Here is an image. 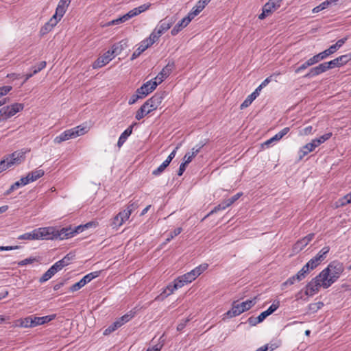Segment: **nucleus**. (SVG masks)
<instances>
[{
  "label": "nucleus",
  "mask_w": 351,
  "mask_h": 351,
  "mask_svg": "<svg viewBox=\"0 0 351 351\" xmlns=\"http://www.w3.org/2000/svg\"><path fill=\"white\" fill-rule=\"evenodd\" d=\"M344 271L342 263L339 261L331 262L327 267L324 269L319 274V277L323 278V288L327 289L335 283Z\"/></svg>",
  "instance_id": "1"
},
{
  "label": "nucleus",
  "mask_w": 351,
  "mask_h": 351,
  "mask_svg": "<svg viewBox=\"0 0 351 351\" xmlns=\"http://www.w3.org/2000/svg\"><path fill=\"white\" fill-rule=\"evenodd\" d=\"M150 3L143 4L137 8H135L130 10L128 13L123 15L122 16L108 22L104 26H111L123 23L127 21L128 20L132 19V17L138 16V14L145 12L150 8Z\"/></svg>",
  "instance_id": "2"
},
{
  "label": "nucleus",
  "mask_w": 351,
  "mask_h": 351,
  "mask_svg": "<svg viewBox=\"0 0 351 351\" xmlns=\"http://www.w3.org/2000/svg\"><path fill=\"white\" fill-rule=\"evenodd\" d=\"M256 298L255 297L252 300H247L241 303H238L237 301L233 302L232 308L227 311L226 316L228 318H232L241 315L250 309L256 304Z\"/></svg>",
  "instance_id": "3"
},
{
  "label": "nucleus",
  "mask_w": 351,
  "mask_h": 351,
  "mask_svg": "<svg viewBox=\"0 0 351 351\" xmlns=\"http://www.w3.org/2000/svg\"><path fill=\"white\" fill-rule=\"evenodd\" d=\"M92 226V223L89 222L84 226H78L75 228L71 226L62 228L58 230L56 228V239L63 240L73 237L75 234L82 232L85 228H88Z\"/></svg>",
  "instance_id": "4"
},
{
  "label": "nucleus",
  "mask_w": 351,
  "mask_h": 351,
  "mask_svg": "<svg viewBox=\"0 0 351 351\" xmlns=\"http://www.w3.org/2000/svg\"><path fill=\"white\" fill-rule=\"evenodd\" d=\"M173 23V20L168 18L160 21L153 32L150 34L149 38H150L154 43H156L164 33L171 28Z\"/></svg>",
  "instance_id": "5"
},
{
  "label": "nucleus",
  "mask_w": 351,
  "mask_h": 351,
  "mask_svg": "<svg viewBox=\"0 0 351 351\" xmlns=\"http://www.w3.org/2000/svg\"><path fill=\"white\" fill-rule=\"evenodd\" d=\"M167 95V93L165 91L157 92L143 104L149 110V112H152L158 108Z\"/></svg>",
  "instance_id": "6"
},
{
  "label": "nucleus",
  "mask_w": 351,
  "mask_h": 351,
  "mask_svg": "<svg viewBox=\"0 0 351 351\" xmlns=\"http://www.w3.org/2000/svg\"><path fill=\"white\" fill-rule=\"evenodd\" d=\"M24 108V104L20 103H14L11 105L5 106L0 108V113L2 114L5 121L14 116L16 113L22 111Z\"/></svg>",
  "instance_id": "7"
},
{
  "label": "nucleus",
  "mask_w": 351,
  "mask_h": 351,
  "mask_svg": "<svg viewBox=\"0 0 351 351\" xmlns=\"http://www.w3.org/2000/svg\"><path fill=\"white\" fill-rule=\"evenodd\" d=\"M323 278L319 277V274L307 283L305 287V294L308 296H313L317 293L319 288L323 287Z\"/></svg>",
  "instance_id": "8"
},
{
  "label": "nucleus",
  "mask_w": 351,
  "mask_h": 351,
  "mask_svg": "<svg viewBox=\"0 0 351 351\" xmlns=\"http://www.w3.org/2000/svg\"><path fill=\"white\" fill-rule=\"evenodd\" d=\"M100 274L101 271H95L86 274L79 282L73 284L70 287V291L72 292L78 291L79 289L84 287L87 283L90 282L92 280L99 276Z\"/></svg>",
  "instance_id": "9"
},
{
  "label": "nucleus",
  "mask_w": 351,
  "mask_h": 351,
  "mask_svg": "<svg viewBox=\"0 0 351 351\" xmlns=\"http://www.w3.org/2000/svg\"><path fill=\"white\" fill-rule=\"evenodd\" d=\"M38 240H56V227L48 226L37 228Z\"/></svg>",
  "instance_id": "10"
},
{
  "label": "nucleus",
  "mask_w": 351,
  "mask_h": 351,
  "mask_svg": "<svg viewBox=\"0 0 351 351\" xmlns=\"http://www.w3.org/2000/svg\"><path fill=\"white\" fill-rule=\"evenodd\" d=\"M280 7V4L269 0L263 7L262 13L258 16L259 19H264L265 17L271 14L273 12Z\"/></svg>",
  "instance_id": "11"
},
{
  "label": "nucleus",
  "mask_w": 351,
  "mask_h": 351,
  "mask_svg": "<svg viewBox=\"0 0 351 351\" xmlns=\"http://www.w3.org/2000/svg\"><path fill=\"white\" fill-rule=\"evenodd\" d=\"M156 87V82H153V80H151L143 84L140 88H137L136 93L140 94L141 97L144 98L153 90H154Z\"/></svg>",
  "instance_id": "12"
},
{
  "label": "nucleus",
  "mask_w": 351,
  "mask_h": 351,
  "mask_svg": "<svg viewBox=\"0 0 351 351\" xmlns=\"http://www.w3.org/2000/svg\"><path fill=\"white\" fill-rule=\"evenodd\" d=\"M210 1L211 0H199L197 1L189 12L187 16L192 21L205 8Z\"/></svg>",
  "instance_id": "13"
},
{
  "label": "nucleus",
  "mask_w": 351,
  "mask_h": 351,
  "mask_svg": "<svg viewBox=\"0 0 351 351\" xmlns=\"http://www.w3.org/2000/svg\"><path fill=\"white\" fill-rule=\"evenodd\" d=\"M25 154L26 152L23 150H19L9 155L7 158H8L10 165L12 167L14 165H19L22 163L25 160Z\"/></svg>",
  "instance_id": "14"
},
{
  "label": "nucleus",
  "mask_w": 351,
  "mask_h": 351,
  "mask_svg": "<svg viewBox=\"0 0 351 351\" xmlns=\"http://www.w3.org/2000/svg\"><path fill=\"white\" fill-rule=\"evenodd\" d=\"M154 44L150 38H147L142 40L138 45L137 49L134 51L131 56V59L134 60L140 56L144 51Z\"/></svg>",
  "instance_id": "15"
},
{
  "label": "nucleus",
  "mask_w": 351,
  "mask_h": 351,
  "mask_svg": "<svg viewBox=\"0 0 351 351\" xmlns=\"http://www.w3.org/2000/svg\"><path fill=\"white\" fill-rule=\"evenodd\" d=\"M76 134H77V132L73 131L71 128L64 131L60 135L57 136L54 138L53 141L55 143L59 144L69 139L76 138Z\"/></svg>",
  "instance_id": "16"
},
{
  "label": "nucleus",
  "mask_w": 351,
  "mask_h": 351,
  "mask_svg": "<svg viewBox=\"0 0 351 351\" xmlns=\"http://www.w3.org/2000/svg\"><path fill=\"white\" fill-rule=\"evenodd\" d=\"M304 271L300 270L295 275L289 278L281 285V289L284 290L287 286L293 285L296 281L299 282L304 279L306 276L304 274Z\"/></svg>",
  "instance_id": "17"
},
{
  "label": "nucleus",
  "mask_w": 351,
  "mask_h": 351,
  "mask_svg": "<svg viewBox=\"0 0 351 351\" xmlns=\"http://www.w3.org/2000/svg\"><path fill=\"white\" fill-rule=\"evenodd\" d=\"M317 147L318 145H317L314 139H313L311 142L302 147L299 151L300 160L302 159L305 156H306L308 153L313 152Z\"/></svg>",
  "instance_id": "18"
},
{
  "label": "nucleus",
  "mask_w": 351,
  "mask_h": 351,
  "mask_svg": "<svg viewBox=\"0 0 351 351\" xmlns=\"http://www.w3.org/2000/svg\"><path fill=\"white\" fill-rule=\"evenodd\" d=\"M191 21L187 16L184 17L180 21H179L171 29V34L172 36L177 35L183 28L186 27Z\"/></svg>",
  "instance_id": "19"
},
{
  "label": "nucleus",
  "mask_w": 351,
  "mask_h": 351,
  "mask_svg": "<svg viewBox=\"0 0 351 351\" xmlns=\"http://www.w3.org/2000/svg\"><path fill=\"white\" fill-rule=\"evenodd\" d=\"M289 130L290 128L289 127L284 128L282 130H281L280 132L276 134L273 137L267 140L263 144V145H266L267 147H269L270 144L272 143L273 142L280 141L289 132Z\"/></svg>",
  "instance_id": "20"
},
{
  "label": "nucleus",
  "mask_w": 351,
  "mask_h": 351,
  "mask_svg": "<svg viewBox=\"0 0 351 351\" xmlns=\"http://www.w3.org/2000/svg\"><path fill=\"white\" fill-rule=\"evenodd\" d=\"M319 264L320 262L314 256L306 265H304L300 270L304 271V274L306 276L309 273L310 270L314 269Z\"/></svg>",
  "instance_id": "21"
},
{
  "label": "nucleus",
  "mask_w": 351,
  "mask_h": 351,
  "mask_svg": "<svg viewBox=\"0 0 351 351\" xmlns=\"http://www.w3.org/2000/svg\"><path fill=\"white\" fill-rule=\"evenodd\" d=\"M135 124L136 123L132 124L126 130H125L124 132L121 133L117 142V146L119 147H121L126 141L127 138L131 135V134L132 133L133 127Z\"/></svg>",
  "instance_id": "22"
},
{
  "label": "nucleus",
  "mask_w": 351,
  "mask_h": 351,
  "mask_svg": "<svg viewBox=\"0 0 351 351\" xmlns=\"http://www.w3.org/2000/svg\"><path fill=\"white\" fill-rule=\"evenodd\" d=\"M56 314H52V315H46V316H43V317L33 316L34 326H40V325L48 323V322L53 320L56 318Z\"/></svg>",
  "instance_id": "23"
},
{
  "label": "nucleus",
  "mask_w": 351,
  "mask_h": 351,
  "mask_svg": "<svg viewBox=\"0 0 351 351\" xmlns=\"http://www.w3.org/2000/svg\"><path fill=\"white\" fill-rule=\"evenodd\" d=\"M114 56L110 50L105 52L103 55L97 59V66H105L110 62L113 58Z\"/></svg>",
  "instance_id": "24"
},
{
  "label": "nucleus",
  "mask_w": 351,
  "mask_h": 351,
  "mask_svg": "<svg viewBox=\"0 0 351 351\" xmlns=\"http://www.w3.org/2000/svg\"><path fill=\"white\" fill-rule=\"evenodd\" d=\"M58 23L53 19H50L40 28V32L42 35H45L50 32Z\"/></svg>",
  "instance_id": "25"
},
{
  "label": "nucleus",
  "mask_w": 351,
  "mask_h": 351,
  "mask_svg": "<svg viewBox=\"0 0 351 351\" xmlns=\"http://www.w3.org/2000/svg\"><path fill=\"white\" fill-rule=\"evenodd\" d=\"M45 174V171L43 169H36L34 171H32L27 175L26 177H25L26 179L28 180V184L32 182H34L43 176Z\"/></svg>",
  "instance_id": "26"
},
{
  "label": "nucleus",
  "mask_w": 351,
  "mask_h": 351,
  "mask_svg": "<svg viewBox=\"0 0 351 351\" xmlns=\"http://www.w3.org/2000/svg\"><path fill=\"white\" fill-rule=\"evenodd\" d=\"M177 289L173 287V283L169 284L162 291L160 295H158L156 300H162L164 298L172 294Z\"/></svg>",
  "instance_id": "27"
},
{
  "label": "nucleus",
  "mask_w": 351,
  "mask_h": 351,
  "mask_svg": "<svg viewBox=\"0 0 351 351\" xmlns=\"http://www.w3.org/2000/svg\"><path fill=\"white\" fill-rule=\"evenodd\" d=\"M127 46V42L125 40H121L117 43H115L112 45L110 52L115 57L116 56L119 55L121 51L125 49Z\"/></svg>",
  "instance_id": "28"
},
{
  "label": "nucleus",
  "mask_w": 351,
  "mask_h": 351,
  "mask_svg": "<svg viewBox=\"0 0 351 351\" xmlns=\"http://www.w3.org/2000/svg\"><path fill=\"white\" fill-rule=\"evenodd\" d=\"M28 184V180L25 177L21 178L19 180L14 182L13 184L10 186L8 190L5 193V195L10 194L13 191L18 189L20 186H25Z\"/></svg>",
  "instance_id": "29"
},
{
  "label": "nucleus",
  "mask_w": 351,
  "mask_h": 351,
  "mask_svg": "<svg viewBox=\"0 0 351 351\" xmlns=\"http://www.w3.org/2000/svg\"><path fill=\"white\" fill-rule=\"evenodd\" d=\"M169 69H168L167 67H163L162 70L157 75V76L152 79L153 82H156L158 86L169 76Z\"/></svg>",
  "instance_id": "30"
},
{
  "label": "nucleus",
  "mask_w": 351,
  "mask_h": 351,
  "mask_svg": "<svg viewBox=\"0 0 351 351\" xmlns=\"http://www.w3.org/2000/svg\"><path fill=\"white\" fill-rule=\"evenodd\" d=\"M332 67H313L310 71L304 75V77H311L317 75L322 73L326 72Z\"/></svg>",
  "instance_id": "31"
},
{
  "label": "nucleus",
  "mask_w": 351,
  "mask_h": 351,
  "mask_svg": "<svg viewBox=\"0 0 351 351\" xmlns=\"http://www.w3.org/2000/svg\"><path fill=\"white\" fill-rule=\"evenodd\" d=\"M325 58L326 56L323 55V52H321L308 59L302 66H313Z\"/></svg>",
  "instance_id": "32"
},
{
  "label": "nucleus",
  "mask_w": 351,
  "mask_h": 351,
  "mask_svg": "<svg viewBox=\"0 0 351 351\" xmlns=\"http://www.w3.org/2000/svg\"><path fill=\"white\" fill-rule=\"evenodd\" d=\"M19 240H38L37 228L32 232L24 233L19 235L18 237Z\"/></svg>",
  "instance_id": "33"
},
{
  "label": "nucleus",
  "mask_w": 351,
  "mask_h": 351,
  "mask_svg": "<svg viewBox=\"0 0 351 351\" xmlns=\"http://www.w3.org/2000/svg\"><path fill=\"white\" fill-rule=\"evenodd\" d=\"M66 9L57 6L54 14L51 17L58 23L60 21L66 12Z\"/></svg>",
  "instance_id": "34"
},
{
  "label": "nucleus",
  "mask_w": 351,
  "mask_h": 351,
  "mask_svg": "<svg viewBox=\"0 0 351 351\" xmlns=\"http://www.w3.org/2000/svg\"><path fill=\"white\" fill-rule=\"evenodd\" d=\"M20 326L23 328L35 327L33 316H28L21 320Z\"/></svg>",
  "instance_id": "35"
},
{
  "label": "nucleus",
  "mask_w": 351,
  "mask_h": 351,
  "mask_svg": "<svg viewBox=\"0 0 351 351\" xmlns=\"http://www.w3.org/2000/svg\"><path fill=\"white\" fill-rule=\"evenodd\" d=\"M228 206L227 205L226 202L224 201H223L221 203H220L219 204H218L217 206H215L213 208V209H212L204 217L205 218H207L209 216H210L211 215L214 214V213H216L220 210H225L226 208H228Z\"/></svg>",
  "instance_id": "36"
},
{
  "label": "nucleus",
  "mask_w": 351,
  "mask_h": 351,
  "mask_svg": "<svg viewBox=\"0 0 351 351\" xmlns=\"http://www.w3.org/2000/svg\"><path fill=\"white\" fill-rule=\"evenodd\" d=\"M149 112V110L147 109L145 106L143 104L141 107L137 110L135 118L136 120L139 121L142 119L145 115L148 114Z\"/></svg>",
  "instance_id": "37"
},
{
  "label": "nucleus",
  "mask_w": 351,
  "mask_h": 351,
  "mask_svg": "<svg viewBox=\"0 0 351 351\" xmlns=\"http://www.w3.org/2000/svg\"><path fill=\"white\" fill-rule=\"evenodd\" d=\"M330 251L329 246H324L315 256L320 263L326 257V254Z\"/></svg>",
  "instance_id": "38"
},
{
  "label": "nucleus",
  "mask_w": 351,
  "mask_h": 351,
  "mask_svg": "<svg viewBox=\"0 0 351 351\" xmlns=\"http://www.w3.org/2000/svg\"><path fill=\"white\" fill-rule=\"evenodd\" d=\"M208 267V264L204 263L196 267L191 271L194 274L195 278H197L200 274H202L205 270L207 269Z\"/></svg>",
  "instance_id": "39"
},
{
  "label": "nucleus",
  "mask_w": 351,
  "mask_h": 351,
  "mask_svg": "<svg viewBox=\"0 0 351 351\" xmlns=\"http://www.w3.org/2000/svg\"><path fill=\"white\" fill-rule=\"evenodd\" d=\"M122 326L121 323L119 320H117L114 323H112L110 326H109L104 332V335H107L110 333L116 330L118 328Z\"/></svg>",
  "instance_id": "40"
},
{
  "label": "nucleus",
  "mask_w": 351,
  "mask_h": 351,
  "mask_svg": "<svg viewBox=\"0 0 351 351\" xmlns=\"http://www.w3.org/2000/svg\"><path fill=\"white\" fill-rule=\"evenodd\" d=\"M75 258V254L73 252H70L67 254L66 256H64L61 260H60V262L61 264L63 265L64 267H66L71 264V261Z\"/></svg>",
  "instance_id": "41"
},
{
  "label": "nucleus",
  "mask_w": 351,
  "mask_h": 351,
  "mask_svg": "<svg viewBox=\"0 0 351 351\" xmlns=\"http://www.w3.org/2000/svg\"><path fill=\"white\" fill-rule=\"evenodd\" d=\"M308 243L306 242V241L302 238V239L298 241L295 245H293V250L295 252H300L301 251L304 247H306Z\"/></svg>",
  "instance_id": "42"
},
{
  "label": "nucleus",
  "mask_w": 351,
  "mask_h": 351,
  "mask_svg": "<svg viewBox=\"0 0 351 351\" xmlns=\"http://www.w3.org/2000/svg\"><path fill=\"white\" fill-rule=\"evenodd\" d=\"M180 278H182V281L186 284L191 283L192 281L196 279L192 271L187 272L182 276H180Z\"/></svg>",
  "instance_id": "43"
},
{
  "label": "nucleus",
  "mask_w": 351,
  "mask_h": 351,
  "mask_svg": "<svg viewBox=\"0 0 351 351\" xmlns=\"http://www.w3.org/2000/svg\"><path fill=\"white\" fill-rule=\"evenodd\" d=\"M135 312L130 311L129 313H126L125 315L121 317L118 320L121 323L122 325H123L125 323L129 322L132 318L134 317Z\"/></svg>",
  "instance_id": "44"
},
{
  "label": "nucleus",
  "mask_w": 351,
  "mask_h": 351,
  "mask_svg": "<svg viewBox=\"0 0 351 351\" xmlns=\"http://www.w3.org/2000/svg\"><path fill=\"white\" fill-rule=\"evenodd\" d=\"M206 142L201 141L197 145H196L194 147L191 149V154L192 156L195 157L198 153L200 152V150L206 145Z\"/></svg>",
  "instance_id": "45"
},
{
  "label": "nucleus",
  "mask_w": 351,
  "mask_h": 351,
  "mask_svg": "<svg viewBox=\"0 0 351 351\" xmlns=\"http://www.w3.org/2000/svg\"><path fill=\"white\" fill-rule=\"evenodd\" d=\"M131 213L130 210L127 209L119 212L117 215L120 217V223H123L126 220H128L130 216Z\"/></svg>",
  "instance_id": "46"
},
{
  "label": "nucleus",
  "mask_w": 351,
  "mask_h": 351,
  "mask_svg": "<svg viewBox=\"0 0 351 351\" xmlns=\"http://www.w3.org/2000/svg\"><path fill=\"white\" fill-rule=\"evenodd\" d=\"M332 136L331 132L326 133L324 135L319 136V138H314L317 145L319 146L322 143H324L327 140H328Z\"/></svg>",
  "instance_id": "47"
},
{
  "label": "nucleus",
  "mask_w": 351,
  "mask_h": 351,
  "mask_svg": "<svg viewBox=\"0 0 351 351\" xmlns=\"http://www.w3.org/2000/svg\"><path fill=\"white\" fill-rule=\"evenodd\" d=\"M71 130L73 131H75L77 132V134H76V137L79 136H82V135H84L86 133L88 132V129L87 127L86 126H82V125H78L77 127H75V128H71Z\"/></svg>",
  "instance_id": "48"
},
{
  "label": "nucleus",
  "mask_w": 351,
  "mask_h": 351,
  "mask_svg": "<svg viewBox=\"0 0 351 351\" xmlns=\"http://www.w3.org/2000/svg\"><path fill=\"white\" fill-rule=\"evenodd\" d=\"M169 165V164L164 161L157 169L152 171V174L155 176H160Z\"/></svg>",
  "instance_id": "49"
},
{
  "label": "nucleus",
  "mask_w": 351,
  "mask_h": 351,
  "mask_svg": "<svg viewBox=\"0 0 351 351\" xmlns=\"http://www.w3.org/2000/svg\"><path fill=\"white\" fill-rule=\"evenodd\" d=\"M337 58L338 59L339 64L343 66L344 64H346L350 60H351V53L345 54Z\"/></svg>",
  "instance_id": "50"
},
{
  "label": "nucleus",
  "mask_w": 351,
  "mask_h": 351,
  "mask_svg": "<svg viewBox=\"0 0 351 351\" xmlns=\"http://www.w3.org/2000/svg\"><path fill=\"white\" fill-rule=\"evenodd\" d=\"M55 274L53 271V270L49 268L40 278V282H44L49 280L53 276H54Z\"/></svg>",
  "instance_id": "51"
},
{
  "label": "nucleus",
  "mask_w": 351,
  "mask_h": 351,
  "mask_svg": "<svg viewBox=\"0 0 351 351\" xmlns=\"http://www.w3.org/2000/svg\"><path fill=\"white\" fill-rule=\"evenodd\" d=\"M280 306L279 301H274L273 304L265 311L268 315L275 312Z\"/></svg>",
  "instance_id": "52"
},
{
  "label": "nucleus",
  "mask_w": 351,
  "mask_h": 351,
  "mask_svg": "<svg viewBox=\"0 0 351 351\" xmlns=\"http://www.w3.org/2000/svg\"><path fill=\"white\" fill-rule=\"evenodd\" d=\"M242 195L243 193H237L230 198L226 199L225 202H226L227 205L229 207L232 204H234L237 199H239Z\"/></svg>",
  "instance_id": "53"
},
{
  "label": "nucleus",
  "mask_w": 351,
  "mask_h": 351,
  "mask_svg": "<svg viewBox=\"0 0 351 351\" xmlns=\"http://www.w3.org/2000/svg\"><path fill=\"white\" fill-rule=\"evenodd\" d=\"M328 2L325 1L322 2V3H320L319 5L315 7L312 11L313 13H317V12L326 9V8H328Z\"/></svg>",
  "instance_id": "54"
},
{
  "label": "nucleus",
  "mask_w": 351,
  "mask_h": 351,
  "mask_svg": "<svg viewBox=\"0 0 351 351\" xmlns=\"http://www.w3.org/2000/svg\"><path fill=\"white\" fill-rule=\"evenodd\" d=\"M339 49L336 47V45L334 44L331 45L328 49H326L325 51H322L323 55L327 58L330 54L334 53L336 52Z\"/></svg>",
  "instance_id": "55"
},
{
  "label": "nucleus",
  "mask_w": 351,
  "mask_h": 351,
  "mask_svg": "<svg viewBox=\"0 0 351 351\" xmlns=\"http://www.w3.org/2000/svg\"><path fill=\"white\" fill-rule=\"evenodd\" d=\"M339 203L341 206H345L347 204L351 203V192L341 198Z\"/></svg>",
  "instance_id": "56"
},
{
  "label": "nucleus",
  "mask_w": 351,
  "mask_h": 351,
  "mask_svg": "<svg viewBox=\"0 0 351 351\" xmlns=\"http://www.w3.org/2000/svg\"><path fill=\"white\" fill-rule=\"evenodd\" d=\"M254 100V99L250 95L247 96V97L244 100V101L241 104L240 108L241 109H244L247 107H248L252 101Z\"/></svg>",
  "instance_id": "57"
},
{
  "label": "nucleus",
  "mask_w": 351,
  "mask_h": 351,
  "mask_svg": "<svg viewBox=\"0 0 351 351\" xmlns=\"http://www.w3.org/2000/svg\"><path fill=\"white\" fill-rule=\"evenodd\" d=\"M173 283V287L177 289L182 287L185 285H187L186 283H185L182 281V279L180 278V276H179L176 279H175Z\"/></svg>",
  "instance_id": "58"
},
{
  "label": "nucleus",
  "mask_w": 351,
  "mask_h": 351,
  "mask_svg": "<svg viewBox=\"0 0 351 351\" xmlns=\"http://www.w3.org/2000/svg\"><path fill=\"white\" fill-rule=\"evenodd\" d=\"M11 165H10L8 162V158H6L4 160H2L0 161V173L6 170L9 167H10Z\"/></svg>",
  "instance_id": "59"
},
{
  "label": "nucleus",
  "mask_w": 351,
  "mask_h": 351,
  "mask_svg": "<svg viewBox=\"0 0 351 351\" xmlns=\"http://www.w3.org/2000/svg\"><path fill=\"white\" fill-rule=\"evenodd\" d=\"M138 206H139V204H138V201H135V202L131 201V202H130L126 209L128 210H130V213L132 214L136 208H138Z\"/></svg>",
  "instance_id": "60"
},
{
  "label": "nucleus",
  "mask_w": 351,
  "mask_h": 351,
  "mask_svg": "<svg viewBox=\"0 0 351 351\" xmlns=\"http://www.w3.org/2000/svg\"><path fill=\"white\" fill-rule=\"evenodd\" d=\"M182 231V228H176L173 232H171L167 239V242L170 241L171 239H173L175 237L180 234Z\"/></svg>",
  "instance_id": "61"
},
{
  "label": "nucleus",
  "mask_w": 351,
  "mask_h": 351,
  "mask_svg": "<svg viewBox=\"0 0 351 351\" xmlns=\"http://www.w3.org/2000/svg\"><path fill=\"white\" fill-rule=\"evenodd\" d=\"M64 267L60 262V261L55 263L50 268L53 270L54 274H56L58 271H60Z\"/></svg>",
  "instance_id": "62"
},
{
  "label": "nucleus",
  "mask_w": 351,
  "mask_h": 351,
  "mask_svg": "<svg viewBox=\"0 0 351 351\" xmlns=\"http://www.w3.org/2000/svg\"><path fill=\"white\" fill-rule=\"evenodd\" d=\"M12 87L11 86H3L0 87V98L2 96L6 95L11 90Z\"/></svg>",
  "instance_id": "63"
},
{
  "label": "nucleus",
  "mask_w": 351,
  "mask_h": 351,
  "mask_svg": "<svg viewBox=\"0 0 351 351\" xmlns=\"http://www.w3.org/2000/svg\"><path fill=\"white\" fill-rule=\"evenodd\" d=\"M139 99H143V97L140 94L135 93L131 96L128 101L130 105L134 104Z\"/></svg>",
  "instance_id": "64"
}]
</instances>
